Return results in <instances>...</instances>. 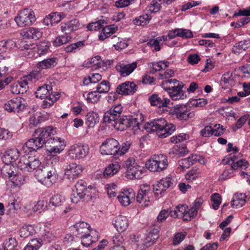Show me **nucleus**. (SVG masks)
Instances as JSON below:
<instances>
[{"mask_svg": "<svg viewBox=\"0 0 250 250\" xmlns=\"http://www.w3.org/2000/svg\"><path fill=\"white\" fill-rule=\"evenodd\" d=\"M65 201V198L62 195L57 194L53 196L50 199L49 205L54 207L61 206Z\"/></svg>", "mask_w": 250, "mask_h": 250, "instance_id": "nucleus-50", "label": "nucleus"}, {"mask_svg": "<svg viewBox=\"0 0 250 250\" xmlns=\"http://www.w3.org/2000/svg\"><path fill=\"white\" fill-rule=\"evenodd\" d=\"M42 240L41 238L31 239L24 248L23 250H37L42 246Z\"/></svg>", "mask_w": 250, "mask_h": 250, "instance_id": "nucleus-44", "label": "nucleus"}, {"mask_svg": "<svg viewBox=\"0 0 250 250\" xmlns=\"http://www.w3.org/2000/svg\"><path fill=\"white\" fill-rule=\"evenodd\" d=\"M94 88L100 94L107 93L110 89V84L108 81H103Z\"/></svg>", "mask_w": 250, "mask_h": 250, "instance_id": "nucleus-53", "label": "nucleus"}, {"mask_svg": "<svg viewBox=\"0 0 250 250\" xmlns=\"http://www.w3.org/2000/svg\"><path fill=\"white\" fill-rule=\"evenodd\" d=\"M20 156V152L17 148H12L7 150L2 157L3 161L8 164V163H17Z\"/></svg>", "mask_w": 250, "mask_h": 250, "instance_id": "nucleus-27", "label": "nucleus"}, {"mask_svg": "<svg viewBox=\"0 0 250 250\" xmlns=\"http://www.w3.org/2000/svg\"><path fill=\"white\" fill-rule=\"evenodd\" d=\"M21 35L25 39L38 40L42 37V32L38 28L30 27L22 30Z\"/></svg>", "mask_w": 250, "mask_h": 250, "instance_id": "nucleus-26", "label": "nucleus"}, {"mask_svg": "<svg viewBox=\"0 0 250 250\" xmlns=\"http://www.w3.org/2000/svg\"><path fill=\"white\" fill-rule=\"evenodd\" d=\"M15 21L20 27L29 26L36 21L34 12L30 9H24L15 18Z\"/></svg>", "mask_w": 250, "mask_h": 250, "instance_id": "nucleus-7", "label": "nucleus"}, {"mask_svg": "<svg viewBox=\"0 0 250 250\" xmlns=\"http://www.w3.org/2000/svg\"><path fill=\"white\" fill-rule=\"evenodd\" d=\"M250 48V39L241 41L237 43L232 48L235 53H240Z\"/></svg>", "mask_w": 250, "mask_h": 250, "instance_id": "nucleus-38", "label": "nucleus"}, {"mask_svg": "<svg viewBox=\"0 0 250 250\" xmlns=\"http://www.w3.org/2000/svg\"><path fill=\"white\" fill-rule=\"evenodd\" d=\"M137 63L133 62L131 63L119 62L116 66V69L121 76L126 77L129 75L137 67Z\"/></svg>", "mask_w": 250, "mask_h": 250, "instance_id": "nucleus-21", "label": "nucleus"}, {"mask_svg": "<svg viewBox=\"0 0 250 250\" xmlns=\"http://www.w3.org/2000/svg\"><path fill=\"white\" fill-rule=\"evenodd\" d=\"M15 164L21 170L32 172L39 167L41 162L38 158L29 156L27 154L21 157L18 162Z\"/></svg>", "mask_w": 250, "mask_h": 250, "instance_id": "nucleus-6", "label": "nucleus"}, {"mask_svg": "<svg viewBox=\"0 0 250 250\" xmlns=\"http://www.w3.org/2000/svg\"><path fill=\"white\" fill-rule=\"evenodd\" d=\"M118 27L114 24L109 25L104 27L99 35V40H104L105 39L116 33L118 30Z\"/></svg>", "mask_w": 250, "mask_h": 250, "instance_id": "nucleus-32", "label": "nucleus"}, {"mask_svg": "<svg viewBox=\"0 0 250 250\" xmlns=\"http://www.w3.org/2000/svg\"><path fill=\"white\" fill-rule=\"evenodd\" d=\"M58 62L59 59L57 57H53L45 59L37 63L36 68L33 71L37 73L39 75V78L41 79L44 76V70L54 68L58 64Z\"/></svg>", "mask_w": 250, "mask_h": 250, "instance_id": "nucleus-9", "label": "nucleus"}, {"mask_svg": "<svg viewBox=\"0 0 250 250\" xmlns=\"http://www.w3.org/2000/svg\"><path fill=\"white\" fill-rule=\"evenodd\" d=\"M35 138L28 140L22 147L23 151L25 153H29L32 151H37L42 148L45 143L42 139L39 136H35Z\"/></svg>", "mask_w": 250, "mask_h": 250, "instance_id": "nucleus-13", "label": "nucleus"}, {"mask_svg": "<svg viewBox=\"0 0 250 250\" xmlns=\"http://www.w3.org/2000/svg\"><path fill=\"white\" fill-rule=\"evenodd\" d=\"M16 43L11 40L0 41V54L2 53L9 51L15 47Z\"/></svg>", "mask_w": 250, "mask_h": 250, "instance_id": "nucleus-45", "label": "nucleus"}, {"mask_svg": "<svg viewBox=\"0 0 250 250\" xmlns=\"http://www.w3.org/2000/svg\"><path fill=\"white\" fill-rule=\"evenodd\" d=\"M35 95L37 98L41 99L53 95L52 86L50 84H44L42 86H39L35 92Z\"/></svg>", "mask_w": 250, "mask_h": 250, "instance_id": "nucleus-28", "label": "nucleus"}, {"mask_svg": "<svg viewBox=\"0 0 250 250\" xmlns=\"http://www.w3.org/2000/svg\"><path fill=\"white\" fill-rule=\"evenodd\" d=\"M34 232V228L31 225H24L19 230V235L21 237L23 238H27L32 235Z\"/></svg>", "mask_w": 250, "mask_h": 250, "instance_id": "nucleus-49", "label": "nucleus"}, {"mask_svg": "<svg viewBox=\"0 0 250 250\" xmlns=\"http://www.w3.org/2000/svg\"><path fill=\"white\" fill-rule=\"evenodd\" d=\"M240 153L230 154L222 160L224 164L231 166L235 170L238 168L246 169L249 166V163L244 159H239Z\"/></svg>", "mask_w": 250, "mask_h": 250, "instance_id": "nucleus-11", "label": "nucleus"}, {"mask_svg": "<svg viewBox=\"0 0 250 250\" xmlns=\"http://www.w3.org/2000/svg\"><path fill=\"white\" fill-rule=\"evenodd\" d=\"M9 213L13 215L20 208L19 202L15 199H11L9 200L7 207Z\"/></svg>", "mask_w": 250, "mask_h": 250, "instance_id": "nucleus-55", "label": "nucleus"}, {"mask_svg": "<svg viewBox=\"0 0 250 250\" xmlns=\"http://www.w3.org/2000/svg\"><path fill=\"white\" fill-rule=\"evenodd\" d=\"M119 117L110 109L104 113L103 121L104 123L110 124L114 127V124L117 123Z\"/></svg>", "mask_w": 250, "mask_h": 250, "instance_id": "nucleus-39", "label": "nucleus"}, {"mask_svg": "<svg viewBox=\"0 0 250 250\" xmlns=\"http://www.w3.org/2000/svg\"><path fill=\"white\" fill-rule=\"evenodd\" d=\"M40 234L44 240L48 242L51 241L53 237L52 234L50 231V229L47 226H44L41 228Z\"/></svg>", "mask_w": 250, "mask_h": 250, "instance_id": "nucleus-59", "label": "nucleus"}, {"mask_svg": "<svg viewBox=\"0 0 250 250\" xmlns=\"http://www.w3.org/2000/svg\"><path fill=\"white\" fill-rule=\"evenodd\" d=\"M60 97V94L57 93L56 95H53L50 97L44 98L42 104V107L43 108H48L52 105Z\"/></svg>", "mask_w": 250, "mask_h": 250, "instance_id": "nucleus-51", "label": "nucleus"}, {"mask_svg": "<svg viewBox=\"0 0 250 250\" xmlns=\"http://www.w3.org/2000/svg\"><path fill=\"white\" fill-rule=\"evenodd\" d=\"M137 89V85L135 83L125 82L117 86L116 92L121 95H133Z\"/></svg>", "mask_w": 250, "mask_h": 250, "instance_id": "nucleus-19", "label": "nucleus"}, {"mask_svg": "<svg viewBox=\"0 0 250 250\" xmlns=\"http://www.w3.org/2000/svg\"><path fill=\"white\" fill-rule=\"evenodd\" d=\"M64 149L63 144L61 146H54V145H50V147L46 149L48 154L50 155L54 156V154L57 153H60Z\"/></svg>", "mask_w": 250, "mask_h": 250, "instance_id": "nucleus-60", "label": "nucleus"}, {"mask_svg": "<svg viewBox=\"0 0 250 250\" xmlns=\"http://www.w3.org/2000/svg\"><path fill=\"white\" fill-rule=\"evenodd\" d=\"M151 194L149 186H144L139 190L136 200L142 206L147 207L150 201L149 197Z\"/></svg>", "mask_w": 250, "mask_h": 250, "instance_id": "nucleus-17", "label": "nucleus"}, {"mask_svg": "<svg viewBox=\"0 0 250 250\" xmlns=\"http://www.w3.org/2000/svg\"><path fill=\"white\" fill-rule=\"evenodd\" d=\"M161 1V0H153L150 5L147 6L146 9L149 11L151 13H156L160 11L161 8V4L158 2Z\"/></svg>", "mask_w": 250, "mask_h": 250, "instance_id": "nucleus-61", "label": "nucleus"}, {"mask_svg": "<svg viewBox=\"0 0 250 250\" xmlns=\"http://www.w3.org/2000/svg\"><path fill=\"white\" fill-rule=\"evenodd\" d=\"M170 113L180 121H187L195 116L194 112L190 111L185 104L176 105L170 110Z\"/></svg>", "mask_w": 250, "mask_h": 250, "instance_id": "nucleus-10", "label": "nucleus"}, {"mask_svg": "<svg viewBox=\"0 0 250 250\" xmlns=\"http://www.w3.org/2000/svg\"><path fill=\"white\" fill-rule=\"evenodd\" d=\"M99 117L95 112H88L86 115L85 124L88 128H93L99 122Z\"/></svg>", "mask_w": 250, "mask_h": 250, "instance_id": "nucleus-35", "label": "nucleus"}, {"mask_svg": "<svg viewBox=\"0 0 250 250\" xmlns=\"http://www.w3.org/2000/svg\"><path fill=\"white\" fill-rule=\"evenodd\" d=\"M75 190H73L70 197L71 201L73 203L76 204L81 199L88 202L95 198V188L91 186L87 188L86 183L83 180L77 181L75 184Z\"/></svg>", "mask_w": 250, "mask_h": 250, "instance_id": "nucleus-2", "label": "nucleus"}, {"mask_svg": "<svg viewBox=\"0 0 250 250\" xmlns=\"http://www.w3.org/2000/svg\"><path fill=\"white\" fill-rule=\"evenodd\" d=\"M135 197V192L133 189L129 188L120 192L117 198L123 206L126 207L134 201Z\"/></svg>", "mask_w": 250, "mask_h": 250, "instance_id": "nucleus-14", "label": "nucleus"}, {"mask_svg": "<svg viewBox=\"0 0 250 250\" xmlns=\"http://www.w3.org/2000/svg\"><path fill=\"white\" fill-rule=\"evenodd\" d=\"M56 129L52 126H48L44 128H39L35 131V135L39 136L42 139L45 143L47 144V140L50 138L54 137L56 134Z\"/></svg>", "mask_w": 250, "mask_h": 250, "instance_id": "nucleus-20", "label": "nucleus"}, {"mask_svg": "<svg viewBox=\"0 0 250 250\" xmlns=\"http://www.w3.org/2000/svg\"><path fill=\"white\" fill-rule=\"evenodd\" d=\"M173 152L179 157H183L188 153V150L185 145H182L181 147L176 146L173 148Z\"/></svg>", "mask_w": 250, "mask_h": 250, "instance_id": "nucleus-64", "label": "nucleus"}, {"mask_svg": "<svg viewBox=\"0 0 250 250\" xmlns=\"http://www.w3.org/2000/svg\"><path fill=\"white\" fill-rule=\"evenodd\" d=\"M119 142L114 138L106 139L100 146L101 153L104 155H117L119 151Z\"/></svg>", "mask_w": 250, "mask_h": 250, "instance_id": "nucleus-12", "label": "nucleus"}, {"mask_svg": "<svg viewBox=\"0 0 250 250\" xmlns=\"http://www.w3.org/2000/svg\"><path fill=\"white\" fill-rule=\"evenodd\" d=\"M81 26L79 21L77 19H73L67 22L61 24V30L65 35H68L70 33L77 30Z\"/></svg>", "mask_w": 250, "mask_h": 250, "instance_id": "nucleus-24", "label": "nucleus"}, {"mask_svg": "<svg viewBox=\"0 0 250 250\" xmlns=\"http://www.w3.org/2000/svg\"><path fill=\"white\" fill-rule=\"evenodd\" d=\"M184 84L182 82L178 81L177 83H174L170 88L168 93L173 100L184 99L186 97L185 92L182 90Z\"/></svg>", "mask_w": 250, "mask_h": 250, "instance_id": "nucleus-18", "label": "nucleus"}, {"mask_svg": "<svg viewBox=\"0 0 250 250\" xmlns=\"http://www.w3.org/2000/svg\"><path fill=\"white\" fill-rule=\"evenodd\" d=\"M144 128L148 132L156 131L159 137L164 138L172 134L176 127L173 124H168L165 119L160 118L146 123Z\"/></svg>", "mask_w": 250, "mask_h": 250, "instance_id": "nucleus-1", "label": "nucleus"}, {"mask_svg": "<svg viewBox=\"0 0 250 250\" xmlns=\"http://www.w3.org/2000/svg\"><path fill=\"white\" fill-rule=\"evenodd\" d=\"M2 60H0V79H4L10 75H8V67L10 62L9 57H4Z\"/></svg>", "mask_w": 250, "mask_h": 250, "instance_id": "nucleus-31", "label": "nucleus"}, {"mask_svg": "<svg viewBox=\"0 0 250 250\" xmlns=\"http://www.w3.org/2000/svg\"><path fill=\"white\" fill-rule=\"evenodd\" d=\"M128 116H123L118 119L116 123L114 124V128L120 131H123L128 127Z\"/></svg>", "mask_w": 250, "mask_h": 250, "instance_id": "nucleus-43", "label": "nucleus"}, {"mask_svg": "<svg viewBox=\"0 0 250 250\" xmlns=\"http://www.w3.org/2000/svg\"><path fill=\"white\" fill-rule=\"evenodd\" d=\"M151 105L156 106L159 108L167 107L170 102L168 98L160 96L158 94H153L148 98Z\"/></svg>", "mask_w": 250, "mask_h": 250, "instance_id": "nucleus-23", "label": "nucleus"}, {"mask_svg": "<svg viewBox=\"0 0 250 250\" xmlns=\"http://www.w3.org/2000/svg\"><path fill=\"white\" fill-rule=\"evenodd\" d=\"M159 231L157 229L153 228L151 229L144 240V245L146 247H149L152 246L159 238Z\"/></svg>", "mask_w": 250, "mask_h": 250, "instance_id": "nucleus-29", "label": "nucleus"}, {"mask_svg": "<svg viewBox=\"0 0 250 250\" xmlns=\"http://www.w3.org/2000/svg\"><path fill=\"white\" fill-rule=\"evenodd\" d=\"M99 232L96 230L91 229L89 232L82 235V244L85 247H88L98 240Z\"/></svg>", "mask_w": 250, "mask_h": 250, "instance_id": "nucleus-22", "label": "nucleus"}, {"mask_svg": "<svg viewBox=\"0 0 250 250\" xmlns=\"http://www.w3.org/2000/svg\"><path fill=\"white\" fill-rule=\"evenodd\" d=\"M50 43L48 42H41L37 45V52L40 56L45 55L49 52Z\"/></svg>", "mask_w": 250, "mask_h": 250, "instance_id": "nucleus-47", "label": "nucleus"}, {"mask_svg": "<svg viewBox=\"0 0 250 250\" xmlns=\"http://www.w3.org/2000/svg\"><path fill=\"white\" fill-rule=\"evenodd\" d=\"M151 19V16L148 14H144L136 18L134 21V23L138 26H144L149 22Z\"/></svg>", "mask_w": 250, "mask_h": 250, "instance_id": "nucleus-48", "label": "nucleus"}, {"mask_svg": "<svg viewBox=\"0 0 250 250\" xmlns=\"http://www.w3.org/2000/svg\"><path fill=\"white\" fill-rule=\"evenodd\" d=\"M221 81L225 83L228 84L231 86L235 85V82L232 77V73L230 72H227L224 73L221 78Z\"/></svg>", "mask_w": 250, "mask_h": 250, "instance_id": "nucleus-57", "label": "nucleus"}, {"mask_svg": "<svg viewBox=\"0 0 250 250\" xmlns=\"http://www.w3.org/2000/svg\"><path fill=\"white\" fill-rule=\"evenodd\" d=\"M246 196L242 193H236L233 196L231 201L232 207L235 208H239L244 206L246 202Z\"/></svg>", "mask_w": 250, "mask_h": 250, "instance_id": "nucleus-33", "label": "nucleus"}, {"mask_svg": "<svg viewBox=\"0 0 250 250\" xmlns=\"http://www.w3.org/2000/svg\"><path fill=\"white\" fill-rule=\"evenodd\" d=\"M120 168V166L117 162L109 165L105 169L104 174L105 176H112L116 174Z\"/></svg>", "mask_w": 250, "mask_h": 250, "instance_id": "nucleus-46", "label": "nucleus"}, {"mask_svg": "<svg viewBox=\"0 0 250 250\" xmlns=\"http://www.w3.org/2000/svg\"><path fill=\"white\" fill-rule=\"evenodd\" d=\"M168 165L167 157L163 154H154L146 162V167L152 172H162L167 168Z\"/></svg>", "mask_w": 250, "mask_h": 250, "instance_id": "nucleus-4", "label": "nucleus"}, {"mask_svg": "<svg viewBox=\"0 0 250 250\" xmlns=\"http://www.w3.org/2000/svg\"><path fill=\"white\" fill-rule=\"evenodd\" d=\"M11 168L12 166H7L4 167V174L6 177H8L13 182H16L19 176H17L15 172L12 170Z\"/></svg>", "mask_w": 250, "mask_h": 250, "instance_id": "nucleus-54", "label": "nucleus"}, {"mask_svg": "<svg viewBox=\"0 0 250 250\" xmlns=\"http://www.w3.org/2000/svg\"><path fill=\"white\" fill-rule=\"evenodd\" d=\"M53 24L59 23L62 19L65 17L63 13L53 12L49 15Z\"/></svg>", "mask_w": 250, "mask_h": 250, "instance_id": "nucleus-63", "label": "nucleus"}, {"mask_svg": "<svg viewBox=\"0 0 250 250\" xmlns=\"http://www.w3.org/2000/svg\"><path fill=\"white\" fill-rule=\"evenodd\" d=\"M211 201L212 203L213 208L215 210L218 209L221 203V196L218 193H213L211 196Z\"/></svg>", "mask_w": 250, "mask_h": 250, "instance_id": "nucleus-62", "label": "nucleus"}, {"mask_svg": "<svg viewBox=\"0 0 250 250\" xmlns=\"http://www.w3.org/2000/svg\"><path fill=\"white\" fill-rule=\"evenodd\" d=\"M39 76V75L37 73L34 72L32 71L28 75L21 79L20 82L16 84V89L20 88L21 90V93L26 91L28 88L27 85L29 82H35L37 80H40Z\"/></svg>", "mask_w": 250, "mask_h": 250, "instance_id": "nucleus-15", "label": "nucleus"}, {"mask_svg": "<svg viewBox=\"0 0 250 250\" xmlns=\"http://www.w3.org/2000/svg\"><path fill=\"white\" fill-rule=\"evenodd\" d=\"M106 22L104 20H99L96 22L88 24L87 28L90 31H97L103 27Z\"/></svg>", "mask_w": 250, "mask_h": 250, "instance_id": "nucleus-58", "label": "nucleus"}, {"mask_svg": "<svg viewBox=\"0 0 250 250\" xmlns=\"http://www.w3.org/2000/svg\"><path fill=\"white\" fill-rule=\"evenodd\" d=\"M83 96L85 97L88 103H91L97 102L101 97L100 94L95 89L94 87L93 88V91L88 93L85 92L83 93Z\"/></svg>", "mask_w": 250, "mask_h": 250, "instance_id": "nucleus-42", "label": "nucleus"}, {"mask_svg": "<svg viewBox=\"0 0 250 250\" xmlns=\"http://www.w3.org/2000/svg\"><path fill=\"white\" fill-rule=\"evenodd\" d=\"M89 152V148L87 145L79 143L71 145L68 148L66 154L69 159L77 160L85 158Z\"/></svg>", "mask_w": 250, "mask_h": 250, "instance_id": "nucleus-5", "label": "nucleus"}, {"mask_svg": "<svg viewBox=\"0 0 250 250\" xmlns=\"http://www.w3.org/2000/svg\"><path fill=\"white\" fill-rule=\"evenodd\" d=\"M197 161L196 155H192L188 158L182 159L178 162V164L183 169L189 167L190 166L194 165Z\"/></svg>", "mask_w": 250, "mask_h": 250, "instance_id": "nucleus-41", "label": "nucleus"}, {"mask_svg": "<svg viewBox=\"0 0 250 250\" xmlns=\"http://www.w3.org/2000/svg\"><path fill=\"white\" fill-rule=\"evenodd\" d=\"M27 105L26 100L20 97L6 102L3 108L8 112L20 113L22 112Z\"/></svg>", "mask_w": 250, "mask_h": 250, "instance_id": "nucleus-8", "label": "nucleus"}, {"mask_svg": "<svg viewBox=\"0 0 250 250\" xmlns=\"http://www.w3.org/2000/svg\"><path fill=\"white\" fill-rule=\"evenodd\" d=\"M35 176L38 181L47 187H50L55 184L58 179L56 169L53 166H46L42 168L37 169Z\"/></svg>", "mask_w": 250, "mask_h": 250, "instance_id": "nucleus-3", "label": "nucleus"}, {"mask_svg": "<svg viewBox=\"0 0 250 250\" xmlns=\"http://www.w3.org/2000/svg\"><path fill=\"white\" fill-rule=\"evenodd\" d=\"M77 233L76 235L80 237L84 234L87 233L91 230L89 229L90 226L86 222L82 221L76 223L73 226Z\"/></svg>", "mask_w": 250, "mask_h": 250, "instance_id": "nucleus-34", "label": "nucleus"}, {"mask_svg": "<svg viewBox=\"0 0 250 250\" xmlns=\"http://www.w3.org/2000/svg\"><path fill=\"white\" fill-rule=\"evenodd\" d=\"M101 58L100 56L97 55L90 58L87 62L84 63V65L86 67L91 68L94 69L102 68Z\"/></svg>", "mask_w": 250, "mask_h": 250, "instance_id": "nucleus-36", "label": "nucleus"}, {"mask_svg": "<svg viewBox=\"0 0 250 250\" xmlns=\"http://www.w3.org/2000/svg\"><path fill=\"white\" fill-rule=\"evenodd\" d=\"M235 170L230 166L229 167H226L222 174L220 176L219 178L221 180H225L230 178L235 175Z\"/></svg>", "mask_w": 250, "mask_h": 250, "instance_id": "nucleus-56", "label": "nucleus"}, {"mask_svg": "<svg viewBox=\"0 0 250 250\" xmlns=\"http://www.w3.org/2000/svg\"><path fill=\"white\" fill-rule=\"evenodd\" d=\"M71 39V37L70 36L65 34L59 36L54 40L53 44L55 46H60L68 42Z\"/></svg>", "mask_w": 250, "mask_h": 250, "instance_id": "nucleus-52", "label": "nucleus"}, {"mask_svg": "<svg viewBox=\"0 0 250 250\" xmlns=\"http://www.w3.org/2000/svg\"><path fill=\"white\" fill-rule=\"evenodd\" d=\"M113 225L118 232H124L128 227V219L125 216L119 215L112 221Z\"/></svg>", "mask_w": 250, "mask_h": 250, "instance_id": "nucleus-25", "label": "nucleus"}, {"mask_svg": "<svg viewBox=\"0 0 250 250\" xmlns=\"http://www.w3.org/2000/svg\"><path fill=\"white\" fill-rule=\"evenodd\" d=\"M142 173L143 167L137 164L134 165V166L127 170V174L131 179L141 178Z\"/></svg>", "mask_w": 250, "mask_h": 250, "instance_id": "nucleus-37", "label": "nucleus"}, {"mask_svg": "<svg viewBox=\"0 0 250 250\" xmlns=\"http://www.w3.org/2000/svg\"><path fill=\"white\" fill-rule=\"evenodd\" d=\"M82 171L83 167L81 165L72 163L67 166L64 175L67 179L71 181L77 178Z\"/></svg>", "mask_w": 250, "mask_h": 250, "instance_id": "nucleus-16", "label": "nucleus"}, {"mask_svg": "<svg viewBox=\"0 0 250 250\" xmlns=\"http://www.w3.org/2000/svg\"><path fill=\"white\" fill-rule=\"evenodd\" d=\"M188 210V207L186 205H179L173 210H171V217L182 218L184 221H186V213Z\"/></svg>", "mask_w": 250, "mask_h": 250, "instance_id": "nucleus-30", "label": "nucleus"}, {"mask_svg": "<svg viewBox=\"0 0 250 250\" xmlns=\"http://www.w3.org/2000/svg\"><path fill=\"white\" fill-rule=\"evenodd\" d=\"M18 247V242L14 237H9L6 239L2 244L3 250H16Z\"/></svg>", "mask_w": 250, "mask_h": 250, "instance_id": "nucleus-40", "label": "nucleus"}]
</instances>
